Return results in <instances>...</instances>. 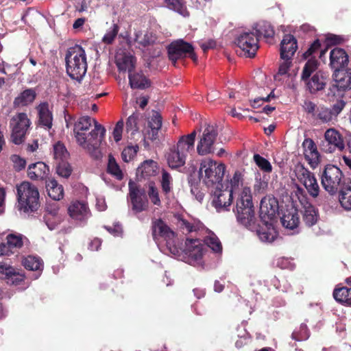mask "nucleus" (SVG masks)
<instances>
[{
    "instance_id": "nucleus-19",
    "label": "nucleus",
    "mask_w": 351,
    "mask_h": 351,
    "mask_svg": "<svg viewBox=\"0 0 351 351\" xmlns=\"http://www.w3.org/2000/svg\"><path fill=\"white\" fill-rule=\"evenodd\" d=\"M233 199V190L221 189L217 187L212 195L211 204L217 212L227 210Z\"/></svg>"
},
{
    "instance_id": "nucleus-3",
    "label": "nucleus",
    "mask_w": 351,
    "mask_h": 351,
    "mask_svg": "<svg viewBox=\"0 0 351 351\" xmlns=\"http://www.w3.org/2000/svg\"><path fill=\"white\" fill-rule=\"evenodd\" d=\"M66 69L71 78L81 80L87 71L86 55L78 45L69 47L65 56Z\"/></svg>"
},
{
    "instance_id": "nucleus-59",
    "label": "nucleus",
    "mask_w": 351,
    "mask_h": 351,
    "mask_svg": "<svg viewBox=\"0 0 351 351\" xmlns=\"http://www.w3.org/2000/svg\"><path fill=\"white\" fill-rule=\"evenodd\" d=\"M123 126H124V123H123V120H120L116 123V125L114 128V130L112 132V136L116 142H119V141H121V139L122 138V132H123Z\"/></svg>"
},
{
    "instance_id": "nucleus-44",
    "label": "nucleus",
    "mask_w": 351,
    "mask_h": 351,
    "mask_svg": "<svg viewBox=\"0 0 351 351\" xmlns=\"http://www.w3.org/2000/svg\"><path fill=\"white\" fill-rule=\"evenodd\" d=\"M147 193V196L149 197L151 202L154 205H156L157 206H161V200L159 195V191L154 182H149L148 183V189Z\"/></svg>"
},
{
    "instance_id": "nucleus-31",
    "label": "nucleus",
    "mask_w": 351,
    "mask_h": 351,
    "mask_svg": "<svg viewBox=\"0 0 351 351\" xmlns=\"http://www.w3.org/2000/svg\"><path fill=\"white\" fill-rule=\"evenodd\" d=\"M304 154L309 164H317L319 162V154L317 151L315 142L311 138H305L303 141Z\"/></svg>"
},
{
    "instance_id": "nucleus-58",
    "label": "nucleus",
    "mask_w": 351,
    "mask_h": 351,
    "mask_svg": "<svg viewBox=\"0 0 351 351\" xmlns=\"http://www.w3.org/2000/svg\"><path fill=\"white\" fill-rule=\"evenodd\" d=\"M57 214L58 210L53 209L44 215V219L45 221V223L50 230H53L58 223V220H56L55 221H51V218L56 217Z\"/></svg>"
},
{
    "instance_id": "nucleus-41",
    "label": "nucleus",
    "mask_w": 351,
    "mask_h": 351,
    "mask_svg": "<svg viewBox=\"0 0 351 351\" xmlns=\"http://www.w3.org/2000/svg\"><path fill=\"white\" fill-rule=\"evenodd\" d=\"M339 192V202L346 210H351V182L346 184Z\"/></svg>"
},
{
    "instance_id": "nucleus-47",
    "label": "nucleus",
    "mask_w": 351,
    "mask_h": 351,
    "mask_svg": "<svg viewBox=\"0 0 351 351\" xmlns=\"http://www.w3.org/2000/svg\"><path fill=\"white\" fill-rule=\"evenodd\" d=\"M56 172L60 176L68 178L71 175L73 169L67 160L56 162Z\"/></svg>"
},
{
    "instance_id": "nucleus-16",
    "label": "nucleus",
    "mask_w": 351,
    "mask_h": 351,
    "mask_svg": "<svg viewBox=\"0 0 351 351\" xmlns=\"http://www.w3.org/2000/svg\"><path fill=\"white\" fill-rule=\"evenodd\" d=\"M297 192L298 195L300 194L302 195V198L298 197V199L302 205V210H301L302 221L306 226L312 227L317 223L319 219L318 209L307 201L304 195L305 191L303 189L298 187Z\"/></svg>"
},
{
    "instance_id": "nucleus-50",
    "label": "nucleus",
    "mask_w": 351,
    "mask_h": 351,
    "mask_svg": "<svg viewBox=\"0 0 351 351\" xmlns=\"http://www.w3.org/2000/svg\"><path fill=\"white\" fill-rule=\"evenodd\" d=\"M322 47V44L319 40V39L315 40L309 46V47L307 49V50L303 53L302 58L305 60L311 59V58H315V54H317L319 51L320 50V48Z\"/></svg>"
},
{
    "instance_id": "nucleus-32",
    "label": "nucleus",
    "mask_w": 351,
    "mask_h": 351,
    "mask_svg": "<svg viewBox=\"0 0 351 351\" xmlns=\"http://www.w3.org/2000/svg\"><path fill=\"white\" fill-rule=\"evenodd\" d=\"M195 137V130L193 131L189 134L180 136L176 148L186 156L188 153L194 150Z\"/></svg>"
},
{
    "instance_id": "nucleus-33",
    "label": "nucleus",
    "mask_w": 351,
    "mask_h": 351,
    "mask_svg": "<svg viewBox=\"0 0 351 351\" xmlns=\"http://www.w3.org/2000/svg\"><path fill=\"white\" fill-rule=\"evenodd\" d=\"M186 156L178 151L176 146L169 149L167 155V163L171 169H178L184 165Z\"/></svg>"
},
{
    "instance_id": "nucleus-64",
    "label": "nucleus",
    "mask_w": 351,
    "mask_h": 351,
    "mask_svg": "<svg viewBox=\"0 0 351 351\" xmlns=\"http://www.w3.org/2000/svg\"><path fill=\"white\" fill-rule=\"evenodd\" d=\"M343 41V38L337 35L328 34L326 37L327 45H339Z\"/></svg>"
},
{
    "instance_id": "nucleus-5",
    "label": "nucleus",
    "mask_w": 351,
    "mask_h": 351,
    "mask_svg": "<svg viewBox=\"0 0 351 351\" xmlns=\"http://www.w3.org/2000/svg\"><path fill=\"white\" fill-rule=\"evenodd\" d=\"M237 221L245 227L250 226L254 219V210L251 190L244 187L239 195L234 210Z\"/></svg>"
},
{
    "instance_id": "nucleus-1",
    "label": "nucleus",
    "mask_w": 351,
    "mask_h": 351,
    "mask_svg": "<svg viewBox=\"0 0 351 351\" xmlns=\"http://www.w3.org/2000/svg\"><path fill=\"white\" fill-rule=\"evenodd\" d=\"M73 132L76 142L89 155L95 158L102 157L100 150L106 129L89 116L80 117L74 124Z\"/></svg>"
},
{
    "instance_id": "nucleus-14",
    "label": "nucleus",
    "mask_w": 351,
    "mask_h": 351,
    "mask_svg": "<svg viewBox=\"0 0 351 351\" xmlns=\"http://www.w3.org/2000/svg\"><path fill=\"white\" fill-rule=\"evenodd\" d=\"M12 128V138L16 145L24 141L25 134L30 125V120L26 113L21 112L14 116L10 122Z\"/></svg>"
},
{
    "instance_id": "nucleus-56",
    "label": "nucleus",
    "mask_w": 351,
    "mask_h": 351,
    "mask_svg": "<svg viewBox=\"0 0 351 351\" xmlns=\"http://www.w3.org/2000/svg\"><path fill=\"white\" fill-rule=\"evenodd\" d=\"M138 147L128 146L121 153V157L125 162H129L137 153Z\"/></svg>"
},
{
    "instance_id": "nucleus-10",
    "label": "nucleus",
    "mask_w": 351,
    "mask_h": 351,
    "mask_svg": "<svg viewBox=\"0 0 351 351\" xmlns=\"http://www.w3.org/2000/svg\"><path fill=\"white\" fill-rule=\"evenodd\" d=\"M169 59L175 65L176 62L189 56L193 62L197 60V55L194 51L193 45L182 39L172 42L167 47Z\"/></svg>"
},
{
    "instance_id": "nucleus-29",
    "label": "nucleus",
    "mask_w": 351,
    "mask_h": 351,
    "mask_svg": "<svg viewBox=\"0 0 351 351\" xmlns=\"http://www.w3.org/2000/svg\"><path fill=\"white\" fill-rule=\"evenodd\" d=\"M70 217L75 220L82 221L88 217L89 210L87 204L84 202L75 201L68 208Z\"/></svg>"
},
{
    "instance_id": "nucleus-51",
    "label": "nucleus",
    "mask_w": 351,
    "mask_h": 351,
    "mask_svg": "<svg viewBox=\"0 0 351 351\" xmlns=\"http://www.w3.org/2000/svg\"><path fill=\"white\" fill-rule=\"evenodd\" d=\"M6 240L14 251L20 249L23 245L21 234H10L6 237Z\"/></svg>"
},
{
    "instance_id": "nucleus-53",
    "label": "nucleus",
    "mask_w": 351,
    "mask_h": 351,
    "mask_svg": "<svg viewBox=\"0 0 351 351\" xmlns=\"http://www.w3.org/2000/svg\"><path fill=\"white\" fill-rule=\"evenodd\" d=\"M254 160L256 165L263 171L265 172H271L272 170V167L270 162L261 156V155L256 154L254 155Z\"/></svg>"
},
{
    "instance_id": "nucleus-18",
    "label": "nucleus",
    "mask_w": 351,
    "mask_h": 351,
    "mask_svg": "<svg viewBox=\"0 0 351 351\" xmlns=\"http://www.w3.org/2000/svg\"><path fill=\"white\" fill-rule=\"evenodd\" d=\"M324 139L327 143L322 144V149L326 153H332L336 149L343 151L345 143L341 134L335 128H329L324 133Z\"/></svg>"
},
{
    "instance_id": "nucleus-17",
    "label": "nucleus",
    "mask_w": 351,
    "mask_h": 351,
    "mask_svg": "<svg viewBox=\"0 0 351 351\" xmlns=\"http://www.w3.org/2000/svg\"><path fill=\"white\" fill-rule=\"evenodd\" d=\"M237 46L248 58H254L258 49V38L253 32H244L237 38Z\"/></svg>"
},
{
    "instance_id": "nucleus-30",
    "label": "nucleus",
    "mask_w": 351,
    "mask_h": 351,
    "mask_svg": "<svg viewBox=\"0 0 351 351\" xmlns=\"http://www.w3.org/2000/svg\"><path fill=\"white\" fill-rule=\"evenodd\" d=\"M162 118L160 114L154 111L152 115L148 121V128L150 129L147 132V137L152 141L158 138V133L162 127Z\"/></svg>"
},
{
    "instance_id": "nucleus-40",
    "label": "nucleus",
    "mask_w": 351,
    "mask_h": 351,
    "mask_svg": "<svg viewBox=\"0 0 351 351\" xmlns=\"http://www.w3.org/2000/svg\"><path fill=\"white\" fill-rule=\"evenodd\" d=\"M106 171L117 180H122L123 179V173L112 154L108 155Z\"/></svg>"
},
{
    "instance_id": "nucleus-48",
    "label": "nucleus",
    "mask_w": 351,
    "mask_h": 351,
    "mask_svg": "<svg viewBox=\"0 0 351 351\" xmlns=\"http://www.w3.org/2000/svg\"><path fill=\"white\" fill-rule=\"evenodd\" d=\"M348 287H343L341 288H335L333 291V297L335 300L342 304L348 306Z\"/></svg>"
},
{
    "instance_id": "nucleus-34",
    "label": "nucleus",
    "mask_w": 351,
    "mask_h": 351,
    "mask_svg": "<svg viewBox=\"0 0 351 351\" xmlns=\"http://www.w3.org/2000/svg\"><path fill=\"white\" fill-rule=\"evenodd\" d=\"M158 169V164L152 160L144 161L136 171V176L146 179L156 175Z\"/></svg>"
},
{
    "instance_id": "nucleus-46",
    "label": "nucleus",
    "mask_w": 351,
    "mask_h": 351,
    "mask_svg": "<svg viewBox=\"0 0 351 351\" xmlns=\"http://www.w3.org/2000/svg\"><path fill=\"white\" fill-rule=\"evenodd\" d=\"M204 242L208 247L212 249L215 252H221L222 245L219 238L213 233H210L208 236L206 237Z\"/></svg>"
},
{
    "instance_id": "nucleus-22",
    "label": "nucleus",
    "mask_w": 351,
    "mask_h": 351,
    "mask_svg": "<svg viewBox=\"0 0 351 351\" xmlns=\"http://www.w3.org/2000/svg\"><path fill=\"white\" fill-rule=\"evenodd\" d=\"M348 62V55L343 49L335 47L330 51V66L334 72L343 70Z\"/></svg>"
},
{
    "instance_id": "nucleus-15",
    "label": "nucleus",
    "mask_w": 351,
    "mask_h": 351,
    "mask_svg": "<svg viewBox=\"0 0 351 351\" xmlns=\"http://www.w3.org/2000/svg\"><path fill=\"white\" fill-rule=\"evenodd\" d=\"M218 136V132L214 125H208L204 130L197 143V152L204 156L214 152V143Z\"/></svg>"
},
{
    "instance_id": "nucleus-9",
    "label": "nucleus",
    "mask_w": 351,
    "mask_h": 351,
    "mask_svg": "<svg viewBox=\"0 0 351 351\" xmlns=\"http://www.w3.org/2000/svg\"><path fill=\"white\" fill-rule=\"evenodd\" d=\"M346 106V101L342 99H337L330 108L324 105L318 106L314 119L321 124L334 123Z\"/></svg>"
},
{
    "instance_id": "nucleus-26",
    "label": "nucleus",
    "mask_w": 351,
    "mask_h": 351,
    "mask_svg": "<svg viewBox=\"0 0 351 351\" xmlns=\"http://www.w3.org/2000/svg\"><path fill=\"white\" fill-rule=\"evenodd\" d=\"M49 174V168L43 162L31 164L27 168V176L32 180H45Z\"/></svg>"
},
{
    "instance_id": "nucleus-8",
    "label": "nucleus",
    "mask_w": 351,
    "mask_h": 351,
    "mask_svg": "<svg viewBox=\"0 0 351 351\" xmlns=\"http://www.w3.org/2000/svg\"><path fill=\"white\" fill-rule=\"evenodd\" d=\"M226 167L223 163H217L211 159H205L200 164L199 173L204 171L203 181L208 186L220 184L223 180Z\"/></svg>"
},
{
    "instance_id": "nucleus-13",
    "label": "nucleus",
    "mask_w": 351,
    "mask_h": 351,
    "mask_svg": "<svg viewBox=\"0 0 351 351\" xmlns=\"http://www.w3.org/2000/svg\"><path fill=\"white\" fill-rule=\"evenodd\" d=\"M294 171L297 179L305 186L308 193L313 198L318 197L320 189L314 173L300 164L295 166Z\"/></svg>"
},
{
    "instance_id": "nucleus-43",
    "label": "nucleus",
    "mask_w": 351,
    "mask_h": 351,
    "mask_svg": "<svg viewBox=\"0 0 351 351\" xmlns=\"http://www.w3.org/2000/svg\"><path fill=\"white\" fill-rule=\"evenodd\" d=\"M69 153L64 145L58 141L53 145V158L56 162L68 160Z\"/></svg>"
},
{
    "instance_id": "nucleus-25",
    "label": "nucleus",
    "mask_w": 351,
    "mask_h": 351,
    "mask_svg": "<svg viewBox=\"0 0 351 351\" xmlns=\"http://www.w3.org/2000/svg\"><path fill=\"white\" fill-rule=\"evenodd\" d=\"M280 221L283 227L289 230L297 229L300 223L298 210L293 206L286 208L280 217Z\"/></svg>"
},
{
    "instance_id": "nucleus-4",
    "label": "nucleus",
    "mask_w": 351,
    "mask_h": 351,
    "mask_svg": "<svg viewBox=\"0 0 351 351\" xmlns=\"http://www.w3.org/2000/svg\"><path fill=\"white\" fill-rule=\"evenodd\" d=\"M18 209L25 213L36 212L40 207L39 192L29 182H23L16 187Z\"/></svg>"
},
{
    "instance_id": "nucleus-45",
    "label": "nucleus",
    "mask_w": 351,
    "mask_h": 351,
    "mask_svg": "<svg viewBox=\"0 0 351 351\" xmlns=\"http://www.w3.org/2000/svg\"><path fill=\"white\" fill-rule=\"evenodd\" d=\"M160 184L164 195L167 196L173 189V178L165 170H162Z\"/></svg>"
},
{
    "instance_id": "nucleus-61",
    "label": "nucleus",
    "mask_w": 351,
    "mask_h": 351,
    "mask_svg": "<svg viewBox=\"0 0 351 351\" xmlns=\"http://www.w3.org/2000/svg\"><path fill=\"white\" fill-rule=\"evenodd\" d=\"M180 228L186 233H191L193 232H196L197 230V226L191 223L185 219H181L180 221Z\"/></svg>"
},
{
    "instance_id": "nucleus-37",
    "label": "nucleus",
    "mask_w": 351,
    "mask_h": 351,
    "mask_svg": "<svg viewBox=\"0 0 351 351\" xmlns=\"http://www.w3.org/2000/svg\"><path fill=\"white\" fill-rule=\"evenodd\" d=\"M36 97V91L32 88L23 90L14 100V106H25L32 103Z\"/></svg>"
},
{
    "instance_id": "nucleus-24",
    "label": "nucleus",
    "mask_w": 351,
    "mask_h": 351,
    "mask_svg": "<svg viewBox=\"0 0 351 351\" xmlns=\"http://www.w3.org/2000/svg\"><path fill=\"white\" fill-rule=\"evenodd\" d=\"M38 112V125L49 130L53 125V114L49 109V104L45 101L36 106Z\"/></svg>"
},
{
    "instance_id": "nucleus-27",
    "label": "nucleus",
    "mask_w": 351,
    "mask_h": 351,
    "mask_svg": "<svg viewBox=\"0 0 351 351\" xmlns=\"http://www.w3.org/2000/svg\"><path fill=\"white\" fill-rule=\"evenodd\" d=\"M136 58L130 53H118L116 56V65L118 70L121 72L131 73L136 66Z\"/></svg>"
},
{
    "instance_id": "nucleus-12",
    "label": "nucleus",
    "mask_w": 351,
    "mask_h": 351,
    "mask_svg": "<svg viewBox=\"0 0 351 351\" xmlns=\"http://www.w3.org/2000/svg\"><path fill=\"white\" fill-rule=\"evenodd\" d=\"M128 187L132 210L136 213L146 210L149 206V201L145 189L132 180H130Z\"/></svg>"
},
{
    "instance_id": "nucleus-11",
    "label": "nucleus",
    "mask_w": 351,
    "mask_h": 351,
    "mask_svg": "<svg viewBox=\"0 0 351 351\" xmlns=\"http://www.w3.org/2000/svg\"><path fill=\"white\" fill-rule=\"evenodd\" d=\"M332 77L335 84H332L328 90V97L342 96L346 91L351 89L350 69L334 72Z\"/></svg>"
},
{
    "instance_id": "nucleus-21",
    "label": "nucleus",
    "mask_w": 351,
    "mask_h": 351,
    "mask_svg": "<svg viewBox=\"0 0 351 351\" xmlns=\"http://www.w3.org/2000/svg\"><path fill=\"white\" fill-rule=\"evenodd\" d=\"M25 274L9 265L0 263V278L8 285H19L25 280Z\"/></svg>"
},
{
    "instance_id": "nucleus-39",
    "label": "nucleus",
    "mask_w": 351,
    "mask_h": 351,
    "mask_svg": "<svg viewBox=\"0 0 351 351\" xmlns=\"http://www.w3.org/2000/svg\"><path fill=\"white\" fill-rule=\"evenodd\" d=\"M265 223V228H261L258 231L259 238L263 241L272 242L277 236V232L273 227L271 223L269 221H263Z\"/></svg>"
},
{
    "instance_id": "nucleus-60",
    "label": "nucleus",
    "mask_w": 351,
    "mask_h": 351,
    "mask_svg": "<svg viewBox=\"0 0 351 351\" xmlns=\"http://www.w3.org/2000/svg\"><path fill=\"white\" fill-rule=\"evenodd\" d=\"M241 180L242 178L241 173L236 171L230 180V187L228 190H233V194L235 193L240 183L241 182Z\"/></svg>"
},
{
    "instance_id": "nucleus-55",
    "label": "nucleus",
    "mask_w": 351,
    "mask_h": 351,
    "mask_svg": "<svg viewBox=\"0 0 351 351\" xmlns=\"http://www.w3.org/2000/svg\"><path fill=\"white\" fill-rule=\"evenodd\" d=\"M10 160L13 162V167L16 171H21L25 168L26 160L20 156L16 154L12 155Z\"/></svg>"
},
{
    "instance_id": "nucleus-23",
    "label": "nucleus",
    "mask_w": 351,
    "mask_h": 351,
    "mask_svg": "<svg viewBox=\"0 0 351 351\" xmlns=\"http://www.w3.org/2000/svg\"><path fill=\"white\" fill-rule=\"evenodd\" d=\"M297 49V39L290 34H285L280 43V58L282 60H292Z\"/></svg>"
},
{
    "instance_id": "nucleus-63",
    "label": "nucleus",
    "mask_w": 351,
    "mask_h": 351,
    "mask_svg": "<svg viewBox=\"0 0 351 351\" xmlns=\"http://www.w3.org/2000/svg\"><path fill=\"white\" fill-rule=\"evenodd\" d=\"M285 61L281 63L278 68V75H286L290 67L292 65L291 60H284Z\"/></svg>"
},
{
    "instance_id": "nucleus-35",
    "label": "nucleus",
    "mask_w": 351,
    "mask_h": 351,
    "mask_svg": "<svg viewBox=\"0 0 351 351\" xmlns=\"http://www.w3.org/2000/svg\"><path fill=\"white\" fill-rule=\"evenodd\" d=\"M129 83L133 89H145L151 86L150 81L141 72L130 73L128 75Z\"/></svg>"
},
{
    "instance_id": "nucleus-42",
    "label": "nucleus",
    "mask_w": 351,
    "mask_h": 351,
    "mask_svg": "<svg viewBox=\"0 0 351 351\" xmlns=\"http://www.w3.org/2000/svg\"><path fill=\"white\" fill-rule=\"evenodd\" d=\"M22 264L26 269L29 271H42L43 269V261L42 260L36 256H28L25 258Z\"/></svg>"
},
{
    "instance_id": "nucleus-57",
    "label": "nucleus",
    "mask_w": 351,
    "mask_h": 351,
    "mask_svg": "<svg viewBox=\"0 0 351 351\" xmlns=\"http://www.w3.org/2000/svg\"><path fill=\"white\" fill-rule=\"evenodd\" d=\"M291 337L293 339L301 341L308 339V335L307 334V328L306 326H301L298 331H293Z\"/></svg>"
},
{
    "instance_id": "nucleus-20",
    "label": "nucleus",
    "mask_w": 351,
    "mask_h": 351,
    "mask_svg": "<svg viewBox=\"0 0 351 351\" xmlns=\"http://www.w3.org/2000/svg\"><path fill=\"white\" fill-rule=\"evenodd\" d=\"M278 210V202L274 197H265L260 204V217L263 221H272Z\"/></svg>"
},
{
    "instance_id": "nucleus-6",
    "label": "nucleus",
    "mask_w": 351,
    "mask_h": 351,
    "mask_svg": "<svg viewBox=\"0 0 351 351\" xmlns=\"http://www.w3.org/2000/svg\"><path fill=\"white\" fill-rule=\"evenodd\" d=\"M321 182L329 194L335 195L346 185V178L339 167L328 165L322 174Z\"/></svg>"
},
{
    "instance_id": "nucleus-54",
    "label": "nucleus",
    "mask_w": 351,
    "mask_h": 351,
    "mask_svg": "<svg viewBox=\"0 0 351 351\" xmlns=\"http://www.w3.org/2000/svg\"><path fill=\"white\" fill-rule=\"evenodd\" d=\"M164 1L169 9L183 14L185 6L181 0H164Z\"/></svg>"
},
{
    "instance_id": "nucleus-38",
    "label": "nucleus",
    "mask_w": 351,
    "mask_h": 351,
    "mask_svg": "<svg viewBox=\"0 0 351 351\" xmlns=\"http://www.w3.org/2000/svg\"><path fill=\"white\" fill-rule=\"evenodd\" d=\"M256 36L259 39L261 36H263L265 38L269 40L272 39L275 34L273 26L267 21H263L257 24L256 27Z\"/></svg>"
},
{
    "instance_id": "nucleus-2",
    "label": "nucleus",
    "mask_w": 351,
    "mask_h": 351,
    "mask_svg": "<svg viewBox=\"0 0 351 351\" xmlns=\"http://www.w3.org/2000/svg\"><path fill=\"white\" fill-rule=\"evenodd\" d=\"M318 66V60L311 58L304 64L302 72L301 80L305 82L306 88L311 94H316L324 90L328 80V75L326 73L322 71H316Z\"/></svg>"
},
{
    "instance_id": "nucleus-28",
    "label": "nucleus",
    "mask_w": 351,
    "mask_h": 351,
    "mask_svg": "<svg viewBox=\"0 0 351 351\" xmlns=\"http://www.w3.org/2000/svg\"><path fill=\"white\" fill-rule=\"evenodd\" d=\"M204 245L202 241L197 239H187L185 241L184 252L186 255L194 261L200 259L203 255Z\"/></svg>"
},
{
    "instance_id": "nucleus-7",
    "label": "nucleus",
    "mask_w": 351,
    "mask_h": 351,
    "mask_svg": "<svg viewBox=\"0 0 351 351\" xmlns=\"http://www.w3.org/2000/svg\"><path fill=\"white\" fill-rule=\"evenodd\" d=\"M151 229L155 241L159 238L164 239L170 252L174 255L179 254V248L174 244L176 234L162 219H152Z\"/></svg>"
},
{
    "instance_id": "nucleus-52",
    "label": "nucleus",
    "mask_w": 351,
    "mask_h": 351,
    "mask_svg": "<svg viewBox=\"0 0 351 351\" xmlns=\"http://www.w3.org/2000/svg\"><path fill=\"white\" fill-rule=\"evenodd\" d=\"M138 114L133 113L130 115L126 121V132H131V134H134L138 130Z\"/></svg>"
},
{
    "instance_id": "nucleus-36",
    "label": "nucleus",
    "mask_w": 351,
    "mask_h": 351,
    "mask_svg": "<svg viewBox=\"0 0 351 351\" xmlns=\"http://www.w3.org/2000/svg\"><path fill=\"white\" fill-rule=\"evenodd\" d=\"M46 189L52 199L60 200L64 197L63 186L53 178L46 180Z\"/></svg>"
},
{
    "instance_id": "nucleus-62",
    "label": "nucleus",
    "mask_w": 351,
    "mask_h": 351,
    "mask_svg": "<svg viewBox=\"0 0 351 351\" xmlns=\"http://www.w3.org/2000/svg\"><path fill=\"white\" fill-rule=\"evenodd\" d=\"M302 107L307 114H311V116L315 118V114L318 106L314 102L306 100Z\"/></svg>"
},
{
    "instance_id": "nucleus-49",
    "label": "nucleus",
    "mask_w": 351,
    "mask_h": 351,
    "mask_svg": "<svg viewBox=\"0 0 351 351\" xmlns=\"http://www.w3.org/2000/svg\"><path fill=\"white\" fill-rule=\"evenodd\" d=\"M119 29L120 27L118 24L113 23L103 36L102 42L106 45L112 44L119 33Z\"/></svg>"
}]
</instances>
